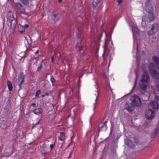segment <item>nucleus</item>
Returning <instances> with one entry per match:
<instances>
[{
	"instance_id": "7c9ffc66",
	"label": "nucleus",
	"mask_w": 159,
	"mask_h": 159,
	"mask_svg": "<svg viewBox=\"0 0 159 159\" xmlns=\"http://www.w3.org/2000/svg\"><path fill=\"white\" fill-rule=\"evenodd\" d=\"M117 2L119 5H120L122 3V1L121 0H118Z\"/></svg>"
},
{
	"instance_id": "cd10ccee",
	"label": "nucleus",
	"mask_w": 159,
	"mask_h": 159,
	"mask_svg": "<svg viewBox=\"0 0 159 159\" xmlns=\"http://www.w3.org/2000/svg\"><path fill=\"white\" fill-rule=\"evenodd\" d=\"M50 81H51V82H52V85L53 86H54V82L55 81V80L54 79V78L53 76H52L51 77V79H50Z\"/></svg>"
},
{
	"instance_id": "7ed1b4c3",
	"label": "nucleus",
	"mask_w": 159,
	"mask_h": 159,
	"mask_svg": "<svg viewBox=\"0 0 159 159\" xmlns=\"http://www.w3.org/2000/svg\"><path fill=\"white\" fill-rule=\"evenodd\" d=\"M148 15L144 16L142 17L143 22H146L153 21L155 19V16L153 12L148 13Z\"/></svg>"
},
{
	"instance_id": "5701e85b",
	"label": "nucleus",
	"mask_w": 159,
	"mask_h": 159,
	"mask_svg": "<svg viewBox=\"0 0 159 159\" xmlns=\"http://www.w3.org/2000/svg\"><path fill=\"white\" fill-rule=\"evenodd\" d=\"M83 48V46L82 45H80L79 43H77L76 47V50L78 51H80L82 50Z\"/></svg>"
},
{
	"instance_id": "473e14b6",
	"label": "nucleus",
	"mask_w": 159,
	"mask_h": 159,
	"mask_svg": "<svg viewBox=\"0 0 159 159\" xmlns=\"http://www.w3.org/2000/svg\"><path fill=\"white\" fill-rule=\"evenodd\" d=\"M56 16L55 15H54V14L53 15V19H54V21H56V20H55V18H56Z\"/></svg>"
},
{
	"instance_id": "f704fd0d",
	"label": "nucleus",
	"mask_w": 159,
	"mask_h": 159,
	"mask_svg": "<svg viewBox=\"0 0 159 159\" xmlns=\"http://www.w3.org/2000/svg\"><path fill=\"white\" fill-rule=\"evenodd\" d=\"M105 51H106V49H105V48H104V49L103 53L102 54V56H103L104 55V54H105Z\"/></svg>"
},
{
	"instance_id": "f03ea898",
	"label": "nucleus",
	"mask_w": 159,
	"mask_h": 159,
	"mask_svg": "<svg viewBox=\"0 0 159 159\" xmlns=\"http://www.w3.org/2000/svg\"><path fill=\"white\" fill-rule=\"evenodd\" d=\"M154 64L152 62L150 63L148 66L149 72L152 77L154 79L159 80V74L155 69ZM156 87L158 91L159 92V81L157 82Z\"/></svg>"
},
{
	"instance_id": "4c0bfd02",
	"label": "nucleus",
	"mask_w": 159,
	"mask_h": 159,
	"mask_svg": "<svg viewBox=\"0 0 159 159\" xmlns=\"http://www.w3.org/2000/svg\"><path fill=\"white\" fill-rule=\"evenodd\" d=\"M25 28H27L28 27H29V25H27V24H25Z\"/></svg>"
},
{
	"instance_id": "72a5a7b5",
	"label": "nucleus",
	"mask_w": 159,
	"mask_h": 159,
	"mask_svg": "<svg viewBox=\"0 0 159 159\" xmlns=\"http://www.w3.org/2000/svg\"><path fill=\"white\" fill-rule=\"evenodd\" d=\"M97 91H98V93H97V96L96 99V102L97 100V98H98V89H97Z\"/></svg>"
},
{
	"instance_id": "39448f33",
	"label": "nucleus",
	"mask_w": 159,
	"mask_h": 159,
	"mask_svg": "<svg viewBox=\"0 0 159 159\" xmlns=\"http://www.w3.org/2000/svg\"><path fill=\"white\" fill-rule=\"evenodd\" d=\"M132 104L137 107H139L141 105V102L140 98L137 96H132L130 98Z\"/></svg>"
},
{
	"instance_id": "6e6552de",
	"label": "nucleus",
	"mask_w": 159,
	"mask_h": 159,
	"mask_svg": "<svg viewBox=\"0 0 159 159\" xmlns=\"http://www.w3.org/2000/svg\"><path fill=\"white\" fill-rule=\"evenodd\" d=\"M8 19L10 21L11 25L13 24L15 25L17 23V20L14 19L13 13L11 11H9L8 13Z\"/></svg>"
},
{
	"instance_id": "423d86ee",
	"label": "nucleus",
	"mask_w": 159,
	"mask_h": 159,
	"mask_svg": "<svg viewBox=\"0 0 159 159\" xmlns=\"http://www.w3.org/2000/svg\"><path fill=\"white\" fill-rule=\"evenodd\" d=\"M132 104L137 107H139L141 105V102L140 98L137 96H132L130 98Z\"/></svg>"
},
{
	"instance_id": "79ce46f5",
	"label": "nucleus",
	"mask_w": 159,
	"mask_h": 159,
	"mask_svg": "<svg viewBox=\"0 0 159 159\" xmlns=\"http://www.w3.org/2000/svg\"><path fill=\"white\" fill-rule=\"evenodd\" d=\"M45 96V94H43L42 95V97H44V96Z\"/></svg>"
},
{
	"instance_id": "aec40b11",
	"label": "nucleus",
	"mask_w": 159,
	"mask_h": 159,
	"mask_svg": "<svg viewBox=\"0 0 159 159\" xmlns=\"http://www.w3.org/2000/svg\"><path fill=\"white\" fill-rule=\"evenodd\" d=\"M159 130V127H157L155 131L151 135V137L152 138H154L158 133Z\"/></svg>"
},
{
	"instance_id": "c03bdc74",
	"label": "nucleus",
	"mask_w": 159,
	"mask_h": 159,
	"mask_svg": "<svg viewBox=\"0 0 159 159\" xmlns=\"http://www.w3.org/2000/svg\"><path fill=\"white\" fill-rule=\"evenodd\" d=\"M93 16H94V17H95V16H96V15H93Z\"/></svg>"
},
{
	"instance_id": "49530a36",
	"label": "nucleus",
	"mask_w": 159,
	"mask_h": 159,
	"mask_svg": "<svg viewBox=\"0 0 159 159\" xmlns=\"http://www.w3.org/2000/svg\"><path fill=\"white\" fill-rule=\"evenodd\" d=\"M61 147H62V145H61V147H60V148H61Z\"/></svg>"
},
{
	"instance_id": "dca6fc26",
	"label": "nucleus",
	"mask_w": 159,
	"mask_h": 159,
	"mask_svg": "<svg viewBox=\"0 0 159 159\" xmlns=\"http://www.w3.org/2000/svg\"><path fill=\"white\" fill-rule=\"evenodd\" d=\"M125 109L128 111H132L134 110V108L131 105H129V104L126 103L125 106Z\"/></svg>"
},
{
	"instance_id": "393cba45",
	"label": "nucleus",
	"mask_w": 159,
	"mask_h": 159,
	"mask_svg": "<svg viewBox=\"0 0 159 159\" xmlns=\"http://www.w3.org/2000/svg\"><path fill=\"white\" fill-rule=\"evenodd\" d=\"M25 5H27L29 3V0H20Z\"/></svg>"
},
{
	"instance_id": "ddd939ff",
	"label": "nucleus",
	"mask_w": 159,
	"mask_h": 159,
	"mask_svg": "<svg viewBox=\"0 0 159 159\" xmlns=\"http://www.w3.org/2000/svg\"><path fill=\"white\" fill-rule=\"evenodd\" d=\"M40 150L42 155L45 156L47 152V146L45 143L43 144L40 146Z\"/></svg>"
},
{
	"instance_id": "9d476101",
	"label": "nucleus",
	"mask_w": 159,
	"mask_h": 159,
	"mask_svg": "<svg viewBox=\"0 0 159 159\" xmlns=\"http://www.w3.org/2000/svg\"><path fill=\"white\" fill-rule=\"evenodd\" d=\"M152 60L157 66L156 67V66L154 65L156 67L155 69L157 71L158 74H159V58L157 56H154L152 57ZM154 65H155L154 64Z\"/></svg>"
},
{
	"instance_id": "2eb2a0df",
	"label": "nucleus",
	"mask_w": 159,
	"mask_h": 159,
	"mask_svg": "<svg viewBox=\"0 0 159 159\" xmlns=\"http://www.w3.org/2000/svg\"><path fill=\"white\" fill-rule=\"evenodd\" d=\"M18 81L20 83L19 86L20 88L21 87V84L24 82V76L22 75H20L18 78Z\"/></svg>"
},
{
	"instance_id": "0eeeda50",
	"label": "nucleus",
	"mask_w": 159,
	"mask_h": 159,
	"mask_svg": "<svg viewBox=\"0 0 159 159\" xmlns=\"http://www.w3.org/2000/svg\"><path fill=\"white\" fill-rule=\"evenodd\" d=\"M159 25L157 23H154L152 25V27L151 30L148 32V33L149 35H154L158 31L159 29Z\"/></svg>"
},
{
	"instance_id": "37998d69",
	"label": "nucleus",
	"mask_w": 159,
	"mask_h": 159,
	"mask_svg": "<svg viewBox=\"0 0 159 159\" xmlns=\"http://www.w3.org/2000/svg\"><path fill=\"white\" fill-rule=\"evenodd\" d=\"M71 153H70L69 154V156L68 157H70V155H71Z\"/></svg>"
},
{
	"instance_id": "412c9836",
	"label": "nucleus",
	"mask_w": 159,
	"mask_h": 159,
	"mask_svg": "<svg viewBox=\"0 0 159 159\" xmlns=\"http://www.w3.org/2000/svg\"><path fill=\"white\" fill-rule=\"evenodd\" d=\"M7 85L9 91H11L12 89V86L11 81L7 80Z\"/></svg>"
},
{
	"instance_id": "4468645a",
	"label": "nucleus",
	"mask_w": 159,
	"mask_h": 159,
	"mask_svg": "<svg viewBox=\"0 0 159 159\" xmlns=\"http://www.w3.org/2000/svg\"><path fill=\"white\" fill-rule=\"evenodd\" d=\"M125 143L129 147L134 148L135 146L133 144L131 141L128 139H127L125 141Z\"/></svg>"
},
{
	"instance_id": "a19ab883",
	"label": "nucleus",
	"mask_w": 159,
	"mask_h": 159,
	"mask_svg": "<svg viewBox=\"0 0 159 159\" xmlns=\"http://www.w3.org/2000/svg\"><path fill=\"white\" fill-rule=\"evenodd\" d=\"M45 95L47 96H48V94L47 93H45Z\"/></svg>"
},
{
	"instance_id": "a18cd8bd",
	"label": "nucleus",
	"mask_w": 159,
	"mask_h": 159,
	"mask_svg": "<svg viewBox=\"0 0 159 159\" xmlns=\"http://www.w3.org/2000/svg\"><path fill=\"white\" fill-rule=\"evenodd\" d=\"M102 34H101V36H102Z\"/></svg>"
},
{
	"instance_id": "6ab92c4d",
	"label": "nucleus",
	"mask_w": 159,
	"mask_h": 159,
	"mask_svg": "<svg viewBox=\"0 0 159 159\" xmlns=\"http://www.w3.org/2000/svg\"><path fill=\"white\" fill-rule=\"evenodd\" d=\"M65 138V134L63 132H61L59 137V139L63 141Z\"/></svg>"
},
{
	"instance_id": "de8ad7c7",
	"label": "nucleus",
	"mask_w": 159,
	"mask_h": 159,
	"mask_svg": "<svg viewBox=\"0 0 159 159\" xmlns=\"http://www.w3.org/2000/svg\"><path fill=\"white\" fill-rule=\"evenodd\" d=\"M105 33V34H106V36H107L106 33Z\"/></svg>"
},
{
	"instance_id": "ea45409f",
	"label": "nucleus",
	"mask_w": 159,
	"mask_h": 159,
	"mask_svg": "<svg viewBox=\"0 0 159 159\" xmlns=\"http://www.w3.org/2000/svg\"><path fill=\"white\" fill-rule=\"evenodd\" d=\"M96 103H95L94 104V109L95 108V107H96Z\"/></svg>"
},
{
	"instance_id": "f257e3e1",
	"label": "nucleus",
	"mask_w": 159,
	"mask_h": 159,
	"mask_svg": "<svg viewBox=\"0 0 159 159\" xmlns=\"http://www.w3.org/2000/svg\"><path fill=\"white\" fill-rule=\"evenodd\" d=\"M149 80L148 73L146 71H144L139 83V87L144 92L146 91Z\"/></svg>"
},
{
	"instance_id": "20e7f679",
	"label": "nucleus",
	"mask_w": 159,
	"mask_h": 159,
	"mask_svg": "<svg viewBox=\"0 0 159 159\" xmlns=\"http://www.w3.org/2000/svg\"><path fill=\"white\" fill-rule=\"evenodd\" d=\"M154 3L151 0H147L146 2L145 9L148 13L153 11Z\"/></svg>"
},
{
	"instance_id": "9b49d317",
	"label": "nucleus",
	"mask_w": 159,
	"mask_h": 159,
	"mask_svg": "<svg viewBox=\"0 0 159 159\" xmlns=\"http://www.w3.org/2000/svg\"><path fill=\"white\" fill-rule=\"evenodd\" d=\"M15 5L16 7L20 10L21 13H25V8L20 3L16 2L15 3Z\"/></svg>"
},
{
	"instance_id": "1a4fd4ad",
	"label": "nucleus",
	"mask_w": 159,
	"mask_h": 159,
	"mask_svg": "<svg viewBox=\"0 0 159 159\" xmlns=\"http://www.w3.org/2000/svg\"><path fill=\"white\" fill-rule=\"evenodd\" d=\"M145 115L147 119L149 120H152L155 116L154 112L150 109H148L146 111Z\"/></svg>"
},
{
	"instance_id": "c85d7f7f",
	"label": "nucleus",
	"mask_w": 159,
	"mask_h": 159,
	"mask_svg": "<svg viewBox=\"0 0 159 159\" xmlns=\"http://www.w3.org/2000/svg\"><path fill=\"white\" fill-rule=\"evenodd\" d=\"M55 145V142H54L53 143L50 145V148L51 150H52V149H53V148H54Z\"/></svg>"
},
{
	"instance_id": "c9c22d12",
	"label": "nucleus",
	"mask_w": 159,
	"mask_h": 159,
	"mask_svg": "<svg viewBox=\"0 0 159 159\" xmlns=\"http://www.w3.org/2000/svg\"><path fill=\"white\" fill-rule=\"evenodd\" d=\"M31 106L33 107H35L36 106V104L34 103H32L31 104Z\"/></svg>"
},
{
	"instance_id": "bb28decb",
	"label": "nucleus",
	"mask_w": 159,
	"mask_h": 159,
	"mask_svg": "<svg viewBox=\"0 0 159 159\" xmlns=\"http://www.w3.org/2000/svg\"><path fill=\"white\" fill-rule=\"evenodd\" d=\"M42 67V64H40L38 67L36 72H39Z\"/></svg>"
},
{
	"instance_id": "58836bf2",
	"label": "nucleus",
	"mask_w": 159,
	"mask_h": 159,
	"mask_svg": "<svg viewBox=\"0 0 159 159\" xmlns=\"http://www.w3.org/2000/svg\"><path fill=\"white\" fill-rule=\"evenodd\" d=\"M62 0H58V2L59 3H61L62 1Z\"/></svg>"
},
{
	"instance_id": "f3484780",
	"label": "nucleus",
	"mask_w": 159,
	"mask_h": 159,
	"mask_svg": "<svg viewBox=\"0 0 159 159\" xmlns=\"http://www.w3.org/2000/svg\"><path fill=\"white\" fill-rule=\"evenodd\" d=\"M33 112L34 114L39 115V114H41L43 112V110L41 108H39L34 109L33 111Z\"/></svg>"
},
{
	"instance_id": "e433bc0d",
	"label": "nucleus",
	"mask_w": 159,
	"mask_h": 159,
	"mask_svg": "<svg viewBox=\"0 0 159 159\" xmlns=\"http://www.w3.org/2000/svg\"><path fill=\"white\" fill-rule=\"evenodd\" d=\"M39 52V50H37L35 52V54H37Z\"/></svg>"
},
{
	"instance_id": "b1692460",
	"label": "nucleus",
	"mask_w": 159,
	"mask_h": 159,
	"mask_svg": "<svg viewBox=\"0 0 159 159\" xmlns=\"http://www.w3.org/2000/svg\"><path fill=\"white\" fill-rule=\"evenodd\" d=\"M34 59L36 60V61L34 63V65L36 66L37 65L38 61L39 60V58L38 57H35L32 58L31 59V60L32 61H33Z\"/></svg>"
},
{
	"instance_id": "4be33fe9",
	"label": "nucleus",
	"mask_w": 159,
	"mask_h": 159,
	"mask_svg": "<svg viewBox=\"0 0 159 159\" xmlns=\"http://www.w3.org/2000/svg\"><path fill=\"white\" fill-rule=\"evenodd\" d=\"M24 27L21 25H19L18 26V31L20 32H23L25 31Z\"/></svg>"
},
{
	"instance_id": "f8f14e48",
	"label": "nucleus",
	"mask_w": 159,
	"mask_h": 159,
	"mask_svg": "<svg viewBox=\"0 0 159 159\" xmlns=\"http://www.w3.org/2000/svg\"><path fill=\"white\" fill-rule=\"evenodd\" d=\"M149 107L152 109L157 110L158 108V104L156 102L152 101L150 103Z\"/></svg>"
},
{
	"instance_id": "a878e982",
	"label": "nucleus",
	"mask_w": 159,
	"mask_h": 159,
	"mask_svg": "<svg viewBox=\"0 0 159 159\" xmlns=\"http://www.w3.org/2000/svg\"><path fill=\"white\" fill-rule=\"evenodd\" d=\"M41 92V91L40 90H38L36 91L35 93V96L36 97H38L39 96V95L40 94Z\"/></svg>"
},
{
	"instance_id": "c756f323",
	"label": "nucleus",
	"mask_w": 159,
	"mask_h": 159,
	"mask_svg": "<svg viewBox=\"0 0 159 159\" xmlns=\"http://www.w3.org/2000/svg\"><path fill=\"white\" fill-rule=\"evenodd\" d=\"M107 121H104L103 124H102V126L100 129H101L102 128V127H104V126H105L106 127H107Z\"/></svg>"
},
{
	"instance_id": "2f4dec72",
	"label": "nucleus",
	"mask_w": 159,
	"mask_h": 159,
	"mask_svg": "<svg viewBox=\"0 0 159 159\" xmlns=\"http://www.w3.org/2000/svg\"><path fill=\"white\" fill-rule=\"evenodd\" d=\"M54 56H52L51 57V62H53L54 61Z\"/></svg>"
},
{
	"instance_id": "a211bd4d",
	"label": "nucleus",
	"mask_w": 159,
	"mask_h": 159,
	"mask_svg": "<svg viewBox=\"0 0 159 159\" xmlns=\"http://www.w3.org/2000/svg\"><path fill=\"white\" fill-rule=\"evenodd\" d=\"M100 0H93L92 4V6L93 9L95 8L100 2Z\"/></svg>"
}]
</instances>
